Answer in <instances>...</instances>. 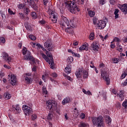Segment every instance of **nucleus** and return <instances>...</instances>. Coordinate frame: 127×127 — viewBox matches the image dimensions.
I'll use <instances>...</instances> for the list:
<instances>
[{"label":"nucleus","instance_id":"nucleus-1","mask_svg":"<svg viewBox=\"0 0 127 127\" xmlns=\"http://www.w3.org/2000/svg\"><path fill=\"white\" fill-rule=\"evenodd\" d=\"M99 68H100L101 77L103 80L106 81L107 85H110L111 79H110V77H109L110 74L109 68L106 67V65L103 63L99 64Z\"/></svg>","mask_w":127,"mask_h":127},{"label":"nucleus","instance_id":"nucleus-2","mask_svg":"<svg viewBox=\"0 0 127 127\" xmlns=\"http://www.w3.org/2000/svg\"><path fill=\"white\" fill-rule=\"evenodd\" d=\"M65 4V7L67 8H71L70 12L71 13H76V12H78L80 11V8H79V5L76 4V2L73 0H66L64 2Z\"/></svg>","mask_w":127,"mask_h":127},{"label":"nucleus","instance_id":"nucleus-3","mask_svg":"<svg viewBox=\"0 0 127 127\" xmlns=\"http://www.w3.org/2000/svg\"><path fill=\"white\" fill-rule=\"evenodd\" d=\"M92 122L94 126H97V127H104V119L103 117L99 116L97 117H92Z\"/></svg>","mask_w":127,"mask_h":127},{"label":"nucleus","instance_id":"nucleus-4","mask_svg":"<svg viewBox=\"0 0 127 127\" xmlns=\"http://www.w3.org/2000/svg\"><path fill=\"white\" fill-rule=\"evenodd\" d=\"M61 18L59 24L61 25V27H62L63 29H64L70 25V22H69V20H68L66 17L63 15H61Z\"/></svg>","mask_w":127,"mask_h":127},{"label":"nucleus","instance_id":"nucleus-5","mask_svg":"<svg viewBox=\"0 0 127 127\" xmlns=\"http://www.w3.org/2000/svg\"><path fill=\"white\" fill-rule=\"evenodd\" d=\"M46 106L47 107V109L50 110V111H56L57 114L60 115V109L57 108V106L56 105L52 104V101L51 100H48L46 102Z\"/></svg>","mask_w":127,"mask_h":127},{"label":"nucleus","instance_id":"nucleus-6","mask_svg":"<svg viewBox=\"0 0 127 127\" xmlns=\"http://www.w3.org/2000/svg\"><path fill=\"white\" fill-rule=\"evenodd\" d=\"M25 60L31 61L33 65H35L36 63H39V60L34 58L30 52H27L26 56L24 57Z\"/></svg>","mask_w":127,"mask_h":127},{"label":"nucleus","instance_id":"nucleus-7","mask_svg":"<svg viewBox=\"0 0 127 127\" xmlns=\"http://www.w3.org/2000/svg\"><path fill=\"white\" fill-rule=\"evenodd\" d=\"M107 23H108V18L104 17L103 20H99L96 27H98L99 29H104L107 26Z\"/></svg>","mask_w":127,"mask_h":127},{"label":"nucleus","instance_id":"nucleus-8","mask_svg":"<svg viewBox=\"0 0 127 127\" xmlns=\"http://www.w3.org/2000/svg\"><path fill=\"white\" fill-rule=\"evenodd\" d=\"M82 73L83 74L84 79L88 78V71L86 70H83V68L79 69L75 73L77 78H81L82 77Z\"/></svg>","mask_w":127,"mask_h":127},{"label":"nucleus","instance_id":"nucleus-9","mask_svg":"<svg viewBox=\"0 0 127 127\" xmlns=\"http://www.w3.org/2000/svg\"><path fill=\"white\" fill-rule=\"evenodd\" d=\"M22 110L25 116H30L33 113L32 108L27 105H23Z\"/></svg>","mask_w":127,"mask_h":127},{"label":"nucleus","instance_id":"nucleus-10","mask_svg":"<svg viewBox=\"0 0 127 127\" xmlns=\"http://www.w3.org/2000/svg\"><path fill=\"white\" fill-rule=\"evenodd\" d=\"M46 54L49 59L50 62H49V64L50 65L51 64V68L53 69V66H54V61H53V56H52V54L46 51Z\"/></svg>","mask_w":127,"mask_h":127},{"label":"nucleus","instance_id":"nucleus-11","mask_svg":"<svg viewBox=\"0 0 127 127\" xmlns=\"http://www.w3.org/2000/svg\"><path fill=\"white\" fill-rule=\"evenodd\" d=\"M11 112H12L14 114H19L21 112L19 105H13L11 109Z\"/></svg>","mask_w":127,"mask_h":127},{"label":"nucleus","instance_id":"nucleus-12","mask_svg":"<svg viewBox=\"0 0 127 127\" xmlns=\"http://www.w3.org/2000/svg\"><path fill=\"white\" fill-rule=\"evenodd\" d=\"M2 56L4 61H5V62H7V63H8V64H9L10 62L12 61V58L8 56V54L5 52L2 53Z\"/></svg>","mask_w":127,"mask_h":127},{"label":"nucleus","instance_id":"nucleus-13","mask_svg":"<svg viewBox=\"0 0 127 127\" xmlns=\"http://www.w3.org/2000/svg\"><path fill=\"white\" fill-rule=\"evenodd\" d=\"M44 47L49 51H52V42L50 40H48L45 43H44Z\"/></svg>","mask_w":127,"mask_h":127},{"label":"nucleus","instance_id":"nucleus-14","mask_svg":"<svg viewBox=\"0 0 127 127\" xmlns=\"http://www.w3.org/2000/svg\"><path fill=\"white\" fill-rule=\"evenodd\" d=\"M76 26L75 25H70L67 27L66 28L64 29L65 32H67V33H69V34H73V29L75 28Z\"/></svg>","mask_w":127,"mask_h":127},{"label":"nucleus","instance_id":"nucleus-15","mask_svg":"<svg viewBox=\"0 0 127 127\" xmlns=\"http://www.w3.org/2000/svg\"><path fill=\"white\" fill-rule=\"evenodd\" d=\"M51 17L52 19V21H53V22H54V23H56V22H57V14L55 13V12H54V11H51Z\"/></svg>","mask_w":127,"mask_h":127},{"label":"nucleus","instance_id":"nucleus-16","mask_svg":"<svg viewBox=\"0 0 127 127\" xmlns=\"http://www.w3.org/2000/svg\"><path fill=\"white\" fill-rule=\"evenodd\" d=\"M121 10L124 13V14H127V4L124 3L121 5L120 7Z\"/></svg>","mask_w":127,"mask_h":127},{"label":"nucleus","instance_id":"nucleus-17","mask_svg":"<svg viewBox=\"0 0 127 127\" xmlns=\"http://www.w3.org/2000/svg\"><path fill=\"white\" fill-rule=\"evenodd\" d=\"M10 80L11 84L12 86H15V85H16V77L14 74H11Z\"/></svg>","mask_w":127,"mask_h":127},{"label":"nucleus","instance_id":"nucleus-18","mask_svg":"<svg viewBox=\"0 0 127 127\" xmlns=\"http://www.w3.org/2000/svg\"><path fill=\"white\" fill-rule=\"evenodd\" d=\"M99 44L96 42H93L91 45V50L93 51H98V49H99Z\"/></svg>","mask_w":127,"mask_h":127},{"label":"nucleus","instance_id":"nucleus-19","mask_svg":"<svg viewBox=\"0 0 127 127\" xmlns=\"http://www.w3.org/2000/svg\"><path fill=\"white\" fill-rule=\"evenodd\" d=\"M125 90H121L119 94H117V97H119L121 99V101H124L125 100Z\"/></svg>","mask_w":127,"mask_h":127},{"label":"nucleus","instance_id":"nucleus-20","mask_svg":"<svg viewBox=\"0 0 127 127\" xmlns=\"http://www.w3.org/2000/svg\"><path fill=\"white\" fill-rule=\"evenodd\" d=\"M89 50V46L88 45V43L84 44L82 45L79 48V50H85L86 51H88Z\"/></svg>","mask_w":127,"mask_h":127},{"label":"nucleus","instance_id":"nucleus-21","mask_svg":"<svg viewBox=\"0 0 127 127\" xmlns=\"http://www.w3.org/2000/svg\"><path fill=\"white\" fill-rule=\"evenodd\" d=\"M64 71L66 74L69 75L71 73V65L67 64L65 68Z\"/></svg>","mask_w":127,"mask_h":127},{"label":"nucleus","instance_id":"nucleus-22","mask_svg":"<svg viewBox=\"0 0 127 127\" xmlns=\"http://www.w3.org/2000/svg\"><path fill=\"white\" fill-rule=\"evenodd\" d=\"M3 98L5 100H9L11 98V94L8 92H5L3 94Z\"/></svg>","mask_w":127,"mask_h":127},{"label":"nucleus","instance_id":"nucleus-23","mask_svg":"<svg viewBox=\"0 0 127 127\" xmlns=\"http://www.w3.org/2000/svg\"><path fill=\"white\" fill-rule=\"evenodd\" d=\"M68 52L69 53H71L72 56H74L75 57H77L78 58H80V55L79 54L75 53V52H73L71 49L68 50Z\"/></svg>","mask_w":127,"mask_h":127},{"label":"nucleus","instance_id":"nucleus-24","mask_svg":"<svg viewBox=\"0 0 127 127\" xmlns=\"http://www.w3.org/2000/svg\"><path fill=\"white\" fill-rule=\"evenodd\" d=\"M70 102V97H66L62 101V105H66V104L69 103Z\"/></svg>","mask_w":127,"mask_h":127},{"label":"nucleus","instance_id":"nucleus-25","mask_svg":"<svg viewBox=\"0 0 127 127\" xmlns=\"http://www.w3.org/2000/svg\"><path fill=\"white\" fill-rule=\"evenodd\" d=\"M92 20L93 24L96 25V26L98 25V23H99V22L100 21V20H99L97 17H93Z\"/></svg>","mask_w":127,"mask_h":127},{"label":"nucleus","instance_id":"nucleus-26","mask_svg":"<svg viewBox=\"0 0 127 127\" xmlns=\"http://www.w3.org/2000/svg\"><path fill=\"white\" fill-rule=\"evenodd\" d=\"M25 80L26 81V84H31L32 83V79H31V77L29 76H26L25 78Z\"/></svg>","mask_w":127,"mask_h":127},{"label":"nucleus","instance_id":"nucleus-27","mask_svg":"<svg viewBox=\"0 0 127 127\" xmlns=\"http://www.w3.org/2000/svg\"><path fill=\"white\" fill-rule=\"evenodd\" d=\"M0 14L2 19H3L4 18H6L7 13L5 12V11L0 10Z\"/></svg>","mask_w":127,"mask_h":127},{"label":"nucleus","instance_id":"nucleus-28","mask_svg":"<svg viewBox=\"0 0 127 127\" xmlns=\"http://www.w3.org/2000/svg\"><path fill=\"white\" fill-rule=\"evenodd\" d=\"M33 9L35 10H37V5L34 2H31L29 4Z\"/></svg>","mask_w":127,"mask_h":127},{"label":"nucleus","instance_id":"nucleus-29","mask_svg":"<svg viewBox=\"0 0 127 127\" xmlns=\"http://www.w3.org/2000/svg\"><path fill=\"white\" fill-rule=\"evenodd\" d=\"M26 6V4L20 3L19 5H18V8H19L20 9H23L24 10Z\"/></svg>","mask_w":127,"mask_h":127},{"label":"nucleus","instance_id":"nucleus-30","mask_svg":"<svg viewBox=\"0 0 127 127\" xmlns=\"http://www.w3.org/2000/svg\"><path fill=\"white\" fill-rule=\"evenodd\" d=\"M78 127H89V125L88 124V123L81 122L78 125Z\"/></svg>","mask_w":127,"mask_h":127},{"label":"nucleus","instance_id":"nucleus-31","mask_svg":"<svg viewBox=\"0 0 127 127\" xmlns=\"http://www.w3.org/2000/svg\"><path fill=\"white\" fill-rule=\"evenodd\" d=\"M88 14L90 17H94L96 13L95 12V11L89 10L88 11Z\"/></svg>","mask_w":127,"mask_h":127},{"label":"nucleus","instance_id":"nucleus-32","mask_svg":"<svg viewBox=\"0 0 127 127\" xmlns=\"http://www.w3.org/2000/svg\"><path fill=\"white\" fill-rule=\"evenodd\" d=\"M117 45L118 46L117 48V50H118V51L119 52H123V47L122 46V45H120V44H119V43H117Z\"/></svg>","mask_w":127,"mask_h":127},{"label":"nucleus","instance_id":"nucleus-33","mask_svg":"<svg viewBox=\"0 0 127 127\" xmlns=\"http://www.w3.org/2000/svg\"><path fill=\"white\" fill-rule=\"evenodd\" d=\"M5 43V38L3 37H0V45H2V44H4Z\"/></svg>","mask_w":127,"mask_h":127},{"label":"nucleus","instance_id":"nucleus-34","mask_svg":"<svg viewBox=\"0 0 127 127\" xmlns=\"http://www.w3.org/2000/svg\"><path fill=\"white\" fill-rule=\"evenodd\" d=\"M82 92L84 93V94H85V95H89V96H92V93H91V91L90 90H88L87 91H86L84 89H82Z\"/></svg>","mask_w":127,"mask_h":127},{"label":"nucleus","instance_id":"nucleus-35","mask_svg":"<svg viewBox=\"0 0 127 127\" xmlns=\"http://www.w3.org/2000/svg\"><path fill=\"white\" fill-rule=\"evenodd\" d=\"M119 9H116L115 11L114 12V14H115V19H117V18H119Z\"/></svg>","mask_w":127,"mask_h":127},{"label":"nucleus","instance_id":"nucleus-36","mask_svg":"<svg viewBox=\"0 0 127 127\" xmlns=\"http://www.w3.org/2000/svg\"><path fill=\"white\" fill-rule=\"evenodd\" d=\"M42 56L43 58H44V59H45V60H46V61L47 62H48V63H49V62H50V61H49V58H48V57H47L45 55V54H42Z\"/></svg>","mask_w":127,"mask_h":127},{"label":"nucleus","instance_id":"nucleus-37","mask_svg":"<svg viewBox=\"0 0 127 127\" xmlns=\"http://www.w3.org/2000/svg\"><path fill=\"white\" fill-rule=\"evenodd\" d=\"M113 63L115 64H117L120 62V59L119 58H114L112 59Z\"/></svg>","mask_w":127,"mask_h":127},{"label":"nucleus","instance_id":"nucleus-38","mask_svg":"<svg viewBox=\"0 0 127 127\" xmlns=\"http://www.w3.org/2000/svg\"><path fill=\"white\" fill-rule=\"evenodd\" d=\"M106 120L107 124H111L112 123V119L110 116H106Z\"/></svg>","mask_w":127,"mask_h":127},{"label":"nucleus","instance_id":"nucleus-39","mask_svg":"<svg viewBox=\"0 0 127 127\" xmlns=\"http://www.w3.org/2000/svg\"><path fill=\"white\" fill-rule=\"evenodd\" d=\"M94 38H95V33H90L89 35L90 40H94Z\"/></svg>","mask_w":127,"mask_h":127},{"label":"nucleus","instance_id":"nucleus-40","mask_svg":"<svg viewBox=\"0 0 127 127\" xmlns=\"http://www.w3.org/2000/svg\"><path fill=\"white\" fill-rule=\"evenodd\" d=\"M31 15L34 19H36V18H37V15H36V13L35 12H32Z\"/></svg>","mask_w":127,"mask_h":127},{"label":"nucleus","instance_id":"nucleus-41","mask_svg":"<svg viewBox=\"0 0 127 127\" xmlns=\"http://www.w3.org/2000/svg\"><path fill=\"white\" fill-rule=\"evenodd\" d=\"M53 117V115L51 113H49L47 119L48 121H51L52 120V117Z\"/></svg>","mask_w":127,"mask_h":127},{"label":"nucleus","instance_id":"nucleus-42","mask_svg":"<svg viewBox=\"0 0 127 127\" xmlns=\"http://www.w3.org/2000/svg\"><path fill=\"white\" fill-rule=\"evenodd\" d=\"M8 12L9 14H10V15H14V14H15V13H14L13 11L11 10V9L9 8L8 9Z\"/></svg>","mask_w":127,"mask_h":127},{"label":"nucleus","instance_id":"nucleus-43","mask_svg":"<svg viewBox=\"0 0 127 127\" xmlns=\"http://www.w3.org/2000/svg\"><path fill=\"white\" fill-rule=\"evenodd\" d=\"M24 10L25 12V13H26V14H28V13H29V12H30V9H29V8L26 7H25V9H24Z\"/></svg>","mask_w":127,"mask_h":127},{"label":"nucleus","instance_id":"nucleus-44","mask_svg":"<svg viewBox=\"0 0 127 127\" xmlns=\"http://www.w3.org/2000/svg\"><path fill=\"white\" fill-rule=\"evenodd\" d=\"M31 120H32V121H35V120H36V119H37V115H36V114H33L31 116Z\"/></svg>","mask_w":127,"mask_h":127},{"label":"nucleus","instance_id":"nucleus-45","mask_svg":"<svg viewBox=\"0 0 127 127\" xmlns=\"http://www.w3.org/2000/svg\"><path fill=\"white\" fill-rule=\"evenodd\" d=\"M39 23L42 25H45V24H46V21H45L44 20H40L39 21Z\"/></svg>","mask_w":127,"mask_h":127},{"label":"nucleus","instance_id":"nucleus-46","mask_svg":"<svg viewBox=\"0 0 127 127\" xmlns=\"http://www.w3.org/2000/svg\"><path fill=\"white\" fill-rule=\"evenodd\" d=\"M29 38L31 39V40H35V39H36V37L33 35H30L29 36Z\"/></svg>","mask_w":127,"mask_h":127},{"label":"nucleus","instance_id":"nucleus-47","mask_svg":"<svg viewBox=\"0 0 127 127\" xmlns=\"http://www.w3.org/2000/svg\"><path fill=\"white\" fill-rule=\"evenodd\" d=\"M123 107L125 108V109H127V100L125 101L122 104Z\"/></svg>","mask_w":127,"mask_h":127},{"label":"nucleus","instance_id":"nucleus-48","mask_svg":"<svg viewBox=\"0 0 127 127\" xmlns=\"http://www.w3.org/2000/svg\"><path fill=\"white\" fill-rule=\"evenodd\" d=\"M26 52H27V49L25 47L23 48L22 50L23 55H25Z\"/></svg>","mask_w":127,"mask_h":127},{"label":"nucleus","instance_id":"nucleus-49","mask_svg":"<svg viewBox=\"0 0 127 127\" xmlns=\"http://www.w3.org/2000/svg\"><path fill=\"white\" fill-rule=\"evenodd\" d=\"M106 3V2H105V0H99V4H101V5H104Z\"/></svg>","mask_w":127,"mask_h":127},{"label":"nucleus","instance_id":"nucleus-50","mask_svg":"<svg viewBox=\"0 0 127 127\" xmlns=\"http://www.w3.org/2000/svg\"><path fill=\"white\" fill-rule=\"evenodd\" d=\"M43 3L45 6H47V3H48V0H43Z\"/></svg>","mask_w":127,"mask_h":127},{"label":"nucleus","instance_id":"nucleus-51","mask_svg":"<svg viewBox=\"0 0 127 127\" xmlns=\"http://www.w3.org/2000/svg\"><path fill=\"white\" fill-rule=\"evenodd\" d=\"M127 72H124L123 73H122V79H125V78H126V77L127 76Z\"/></svg>","mask_w":127,"mask_h":127},{"label":"nucleus","instance_id":"nucleus-52","mask_svg":"<svg viewBox=\"0 0 127 127\" xmlns=\"http://www.w3.org/2000/svg\"><path fill=\"white\" fill-rule=\"evenodd\" d=\"M110 4H116V0H110Z\"/></svg>","mask_w":127,"mask_h":127},{"label":"nucleus","instance_id":"nucleus-53","mask_svg":"<svg viewBox=\"0 0 127 127\" xmlns=\"http://www.w3.org/2000/svg\"><path fill=\"white\" fill-rule=\"evenodd\" d=\"M114 40L116 42H118L117 43H119V42H120V41H121V40H120V39L118 37H115V39H114Z\"/></svg>","mask_w":127,"mask_h":127},{"label":"nucleus","instance_id":"nucleus-54","mask_svg":"<svg viewBox=\"0 0 127 127\" xmlns=\"http://www.w3.org/2000/svg\"><path fill=\"white\" fill-rule=\"evenodd\" d=\"M67 80H68L69 81H70V82H72V81H73V79H72L70 76L69 75H67L66 77Z\"/></svg>","mask_w":127,"mask_h":127},{"label":"nucleus","instance_id":"nucleus-55","mask_svg":"<svg viewBox=\"0 0 127 127\" xmlns=\"http://www.w3.org/2000/svg\"><path fill=\"white\" fill-rule=\"evenodd\" d=\"M85 117H86V116L85 115V114L81 113V114L80 115V118H81V119H82V120H84V119H85Z\"/></svg>","mask_w":127,"mask_h":127},{"label":"nucleus","instance_id":"nucleus-56","mask_svg":"<svg viewBox=\"0 0 127 127\" xmlns=\"http://www.w3.org/2000/svg\"><path fill=\"white\" fill-rule=\"evenodd\" d=\"M68 61H69V62H70V63H72V62H73V61H74V59L73 58V57H70L68 59Z\"/></svg>","mask_w":127,"mask_h":127},{"label":"nucleus","instance_id":"nucleus-57","mask_svg":"<svg viewBox=\"0 0 127 127\" xmlns=\"http://www.w3.org/2000/svg\"><path fill=\"white\" fill-rule=\"evenodd\" d=\"M107 94L106 92H104L102 96L103 97V98L104 99V100H107Z\"/></svg>","mask_w":127,"mask_h":127},{"label":"nucleus","instance_id":"nucleus-58","mask_svg":"<svg viewBox=\"0 0 127 127\" xmlns=\"http://www.w3.org/2000/svg\"><path fill=\"white\" fill-rule=\"evenodd\" d=\"M3 67L4 68H6V69H10V66L9 65H7L6 64H4Z\"/></svg>","mask_w":127,"mask_h":127},{"label":"nucleus","instance_id":"nucleus-59","mask_svg":"<svg viewBox=\"0 0 127 127\" xmlns=\"http://www.w3.org/2000/svg\"><path fill=\"white\" fill-rule=\"evenodd\" d=\"M36 46H37L38 48H41V49L42 48H43V46H41V45H40V44H37L36 45Z\"/></svg>","mask_w":127,"mask_h":127},{"label":"nucleus","instance_id":"nucleus-60","mask_svg":"<svg viewBox=\"0 0 127 127\" xmlns=\"http://www.w3.org/2000/svg\"><path fill=\"white\" fill-rule=\"evenodd\" d=\"M52 77H54V78H56L57 77V74L55 72H54L52 74Z\"/></svg>","mask_w":127,"mask_h":127},{"label":"nucleus","instance_id":"nucleus-61","mask_svg":"<svg viewBox=\"0 0 127 127\" xmlns=\"http://www.w3.org/2000/svg\"><path fill=\"white\" fill-rule=\"evenodd\" d=\"M7 29H9V30H13V27L12 26L10 27V26H7Z\"/></svg>","mask_w":127,"mask_h":127},{"label":"nucleus","instance_id":"nucleus-62","mask_svg":"<svg viewBox=\"0 0 127 127\" xmlns=\"http://www.w3.org/2000/svg\"><path fill=\"white\" fill-rule=\"evenodd\" d=\"M33 72H36V66L34 65L33 67L32 68Z\"/></svg>","mask_w":127,"mask_h":127},{"label":"nucleus","instance_id":"nucleus-63","mask_svg":"<svg viewBox=\"0 0 127 127\" xmlns=\"http://www.w3.org/2000/svg\"><path fill=\"white\" fill-rule=\"evenodd\" d=\"M19 14L21 18H24V15L22 13H19Z\"/></svg>","mask_w":127,"mask_h":127},{"label":"nucleus","instance_id":"nucleus-64","mask_svg":"<svg viewBox=\"0 0 127 127\" xmlns=\"http://www.w3.org/2000/svg\"><path fill=\"white\" fill-rule=\"evenodd\" d=\"M112 92L115 95L117 94V91H116V89H115L112 90Z\"/></svg>","mask_w":127,"mask_h":127}]
</instances>
